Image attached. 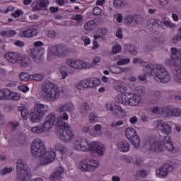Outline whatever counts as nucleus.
Wrapping results in <instances>:
<instances>
[{
    "label": "nucleus",
    "mask_w": 181,
    "mask_h": 181,
    "mask_svg": "<svg viewBox=\"0 0 181 181\" xmlns=\"http://www.w3.org/2000/svg\"><path fill=\"white\" fill-rule=\"evenodd\" d=\"M31 155L35 158H40V165H49L56 158V152L47 151L46 146L40 138H36L31 144Z\"/></svg>",
    "instance_id": "1"
},
{
    "label": "nucleus",
    "mask_w": 181,
    "mask_h": 181,
    "mask_svg": "<svg viewBox=\"0 0 181 181\" xmlns=\"http://www.w3.org/2000/svg\"><path fill=\"white\" fill-rule=\"evenodd\" d=\"M144 74L139 76L140 81H146V77L152 76L158 83H169L170 76L162 65L146 64L144 67Z\"/></svg>",
    "instance_id": "2"
},
{
    "label": "nucleus",
    "mask_w": 181,
    "mask_h": 181,
    "mask_svg": "<svg viewBox=\"0 0 181 181\" xmlns=\"http://www.w3.org/2000/svg\"><path fill=\"white\" fill-rule=\"evenodd\" d=\"M74 149L81 152H88L90 151L91 153H97L99 156H103L104 155V151H105V147L98 141H93L88 147L86 139L78 138L74 142Z\"/></svg>",
    "instance_id": "3"
},
{
    "label": "nucleus",
    "mask_w": 181,
    "mask_h": 181,
    "mask_svg": "<svg viewBox=\"0 0 181 181\" xmlns=\"http://www.w3.org/2000/svg\"><path fill=\"white\" fill-rule=\"evenodd\" d=\"M59 120L60 124L58 125V138L62 142L69 143L74 138V131L71 129V126L63 122L69 120V114L63 112L59 118L56 117L57 122Z\"/></svg>",
    "instance_id": "4"
},
{
    "label": "nucleus",
    "mask_w": 181,
    "mask_h": 181,
    "mask_svg": "<svg viewBox=\"0 0 181 181\" xmlns=\"http://www.w3.org/2000/svg\"><path fill=\"white\" fill-rule=\"evenodd\" d=\"M146 148L149 151L157 152L158 153H159V152H163L165 149L168 152H173V151H175V146L172 142V137L169 135L165 136L163 141L158 139H151L147 141Z\"/></svg>",
    "instance_id": "5"
},
{
    "label": "nucleus",
    "mask_w": 181,
    "mask_h": 181,
    "mask_svg": "<svg viewBox=\"0 0 181 181\" xmlns=\"http://www.w3.org/2000/svg\"><path fill=\"white\" fill-rule=\"evenodd\" d=\"M40 96L46 101L55 103L60 97V88L52 82L44 83L41 87Z\"/></svg>",
    "instance_id": "6"
},
{
    "label": "nucleus",
    "mask_w": 181,
    "mask_h": 181,
    "mask_svg": "<svg viewBox=\"0 0 181 181\" xmlns=\"http://www.w3.org/2000/svg\"><path fill=\"white\" fill-rule=\"evenodd\" d=\"M59 125H60V120H58V122L56 121V115L49 114L45 119L44 124L41 126L37 125L32 127L31 132H33V134H43L45 132H49V131L52 129L55 126L57 127V135L59 136Z\"/></svg>",
    "instance_id": "7"
},
{
    "label": "nucleus",
    "mask_w": 181,
    "mask_h": 181,
    "mask_svg": "<svg viewBox=\"0 0 181 181\" xmlns=\"http://www.w3.org/2000/svg\"><path fill=\"white\" fill-rule=\"evenodd\" d=\"M49 111V106L42 104L37 103L34 107L30 110V121L36 124L43 121V118Z\"/></svg>",
    "instance_id": "8"
},
{
    "label": "nucleus",
    "mask_w": 181,
    "mask_h": 181,
    "mask_svg": "<svg viewBox=\"0 0 181 181\" xmlns=\"http://www.w3.org/2000/svg\"><path fill=\"white\" fill-rule=\"evenodd\" d=\"M100 62H101V58L95 57L93 58V63L91 64H87L84 61L74 59H66L65 63L66 66L71 67V69H91L93 66L98 64Z\"/></svg>",
    "instance_id": "9"
},
{
    "label": "nucleus",
    "mask_w": 181,
    "mask_h": 181,
    "mask_svg": "<svg viewBox=\"0 0 181 181\" xmlns=\"http://www.w3.org/2000/svg\"><path fill=\"white\" fill-rule=\"evenodd\" d=\"M127 95H129L128 98L122 95L117 96V101L119 104L129 107H138L141 104V101H142V96L141 95L129 93Z\"/></svg>",
    "instance_id": "10"
},
{
    "label": "nucleus",
    "mask_w": 181,
    "mask_h": 181,
    "mask_svg": "<svg viewBox=\"0 0 181 181\" xmlns=\"http://www.w3.org/2000/svg\"><path fill=\"white\" fill-rule=\"evenodd\" d=\"M16 170L18 179L21 181H25L28 177L32 176L30 173V168L28 166V164L23 162V160L19 159L16 163Z\"/></svg>",
    "instance_id": "11"
},
{
    "label": "nucleus",
    "mask_w": 181,
    "mask_h": 181,
    "mask_svg": "<svg viewBox=\"0 0 181 181\" xmlns=\"http://www.w3.org/2000/svg\"><path fill=\"white\" fill-rule=\"evenodd\" d=\"M69 49L63 45H54L48 49L47 60H54L55 57L67 56Z\"/></svg>",
    "instance_id": "12"
},
{
    "label": "nucleus",
    "mask_w": 181,
    "mask_h": 181,
    "mask_svg": "<svg viewBox=\"0 0 181 181\" xmlns=\"http://www.w3.org/2000/svg\"><path fill=\"white\" fill-rule=\"evenodd\" d=\"M33 47L31 49L30 56L33 57L35 63H40L45 54V49L42 47L43 42L41 41H36L33 44Z\"/></svg>",
    "instance_id": "13"
},
{
    "label": "nucleus",
    "mask_w": 181,
    "mask_h": 181,
    "mask_svg": "<svg viewBox=\"0 0 181 181\" xmlns=\"http://www.w3.org/2000/svg\"><path fill=\"white\" fill-rule=\"evenodd\" d=\"M173 165L169 163H165L162 167H160L156 170V175L160 179H165V177H168V175H169L170 172H173Z\"/></svg>",
    "instance_id": "14"
},
{
    "label": "nucleus",
    "mask_w": 181,
    "mask_h": 181,
    "mask_svg": "<svg viewBox=\"0 0 181 181\" xmlns=\"http://www.w3.org/2000/svg\"><path fill=\"white\" fill-rule=\"evenodd\" d=\"M179 60H181V49L178 50L176 47H172L171 58L166 60V64H168V66H175V68L177 66H179L176 65L177 62H179Z\"/></svg>",
    "instance_id": "15"
},
{
    "label": "nucleus",
    "mask_w": 181,
    "mask_h": 181,
    "mask_svg": "<svg viewBox=\"0 0 181 181\" xmlns=\"http://www.w3.org/2000/svg\"><path fill=\"white\" fill-rule=\"evenodd\" d=\"M147 26H158L159 28H163V26H167L168 28H175V24L170 21H165V22L160 21V20L151 18L147 21Z\"/></svg>",
    "instance_id": "16"
},
{
    "label": "nucleus",
    "mask_w": 181,
    "mask_h": 181,
    "mask_svg": "<svg viewBox=\"0 0 181 181\" xmlns=\"http://www.w3.org/2000/svg\"><path fill=\"white\" fill-rule=\"evenodd\" d=\"M54 149L57 152L61 153L62 160L66 159L67 156H71L72 155L71 152L61 143H56L54 146Z\"/></svg>",
    "instance_id": "17"
},
{
    "label": "nucleus",
    "mask_w": 181,
    "mask_h": 181,
    "mask_svg": "<svg viewBox=\"0 0 181 181\" xmlns=\"http://www.w3.org/2000/svg\"><path fill=\"white\" fill-rule=\"evenodd\" d=\"M106 108L109 111H112L115 115H119V114H125V110L118 105L115 102H111L106 104Z\"/></svg>",
    "instance_id": "18"
},
{
    "label": "nucleus",
    "mask_w": 181,
    "mask_h": 181,
    "mask_svg": "<svg viewBox=\"0 0 181 181\" xmlns=\"http://www.w3.org/2000/svg\"><path fill=\"white\" fill-rule=\"evenodd\" d=\"M157 127L161 132L169 135L172 132V127L166 122H163L162 119L157 120Z\"/></svg>",
    "instance_id": "19"
},
{
    "label": "nucleus",
    "mask_w": 181,
    "mask_h": 181,
    "mask_svg": "<svg viewBox=\"0 0 181 181\" xmlns=\"http://www.w3.org/2000/svg\"><path fill=\"white\" fill-rule=\"evenodd\" d=\"M115 84H117L115 86V90H116V91H117V93H120L122 94V95H123V97H126L127 94L128 95V93H129L127 92V91H128V88H127V86L123 85L124 83L121 80L115 81Z\"/></svg>",
    "instance_id": "20"
},
{
    "label": "nucleus",
    "mask_w": 181,
    "mask_h": 181,
    "mask_svg": "<svg viewBox=\"0 0 181 181\" xmlns=\"http://www.w3.org/2000/svg\"><path fill=\"white\" fill-rule=\"evenodd\" d=\"M5 58L6 60H8V62H10V63L15 64V63H19L21 54L18 52H8L5 54Z\"/></svg>",
    "instance_id": "21"
},
{
    "label": "nucleus",
    "mask_w": 181,
    "mask_h": 181,
    "mask_svg": "<svg viewBox=\"0 0 181 181\" xmlns=\"http://www.w3.org/2000/svg\"><path fill=\"white\" fill-rule=\"evenodd\" d=\"M64 175V168L62 166L57 167L54 173L51 174L49 179L51 181H56L57 179H62Z\"/></svg>",
    "instance_id": "22"
},
{
    "label": "nucleus",
    "mask_w": 181,
    "mask_h": 181,
    "mask_svg": "<svg viewBox=\"0 0 181 181\" xmlns=\"http://www.w3.org/2000/svg\"><path fill=\"white\" fill-rule=\"evenodd\" d=\"M164 113L165 117H180L181 110L180 109H173L172 107H164Z\"/></svg>",
    "instance_id": "23"
},
{
    "label": "nucleus",
    "mask_w": 181,
    "mask_h": 181,
    "mask_svg": "<svg viewBox=\"0 0 181 181\" xmlns=\"http://www.w3.org/2000/svg\"><path fill=\"white\" fill-rule=\"evenodd\" d=\"M124 23L129 26H136L139 23V21L132 14L127 15L124 18Z\"/></svg>",
    "instance_id": "24"
},
{
    "label": "nucleus",
    "mask_w": 181,
    "mask_h": 181,
    "mask_svg": "<svg viewBox=\"0 0 181 181\" xmlns=\"http://www.w3.org/2000/svg\"><path fill=\"white\" fill-rule=\"evenodd\" d=\"M23 37H33L37 35V29L35 28H28L25 30L21 31Z\"/></svg>",
    "instance_id": "25"
},
{
    "label": "nucleus",
    "mask_w": 181,
    "mask_h": 181,
    "mask_svg": "<svg viewBox=\"0 0 181 181\" xmlns=\"http://www.w3.org/2000/svg\"><path fill=\"white\" fill-rule=\"evenodd\" d=\"M117 146L120 152H129L131 148L128 141L125 140L119 141L117 144Z\"/></svg>",
    "instance_id": "26"
},
{
    "label": "nucleus",
    "mask_w": 181,
    "mask_h": 181,
    "mask_svg": "<svg viewBox=\"0 0 181 181\" xmlns=\"http://www.w3.org/2000/svg\"><path fill=\"white\" fill-rule=\"evenodd\" d=\"M76 107L74 106V105H73V103H66L65 105L58 107V111L59 112H71L72 111H74Z\"/></svg>",
    "instance_id": "27"
},
{
    "label": "nucleus",
    "mask_w": 181,
    "mask_h": 181,
    "mask_svg": "<svg viewBox=\"0 0 181 181\" xmlns=\"http://www.w3.org/2000/svg\"><path fill=\"white\" fill-rule=\"evenodd\" d=\"M102 129L103 127L100 124H97L93 127V129L89 132V134L92 136H95V138H97L98 136H101V134H103V132H101Z\"/></svg>",
    "instance_id": "28"
},
{
    "label": "nucleus",
    "mask_w": 181,
    "mask_h": 181,
    "mask_svg": "<svg viewBox=\"0 0 181 181\" xmlns=\"http://www.w3.org/2000/svg\"><path fill=\"white\" fill-rule=\"evenodd\" d=\"M78 169L81 172H91L90 170V166L88 165V160L86 158L83 160L78 165Z\"/></svg>",
    "instance_id": "29"
},
{
    "label": "nucleus",
    "mask_w": 181,
    "mask_h": 181,
    "mask_svg": "<svg viewBox=\"0 0 181 181\" xmlns=\"http://www.w3.org/2000/svg\"><path fill=\"white\" fill-rule=\"evenodd\" d=\"M77 90H86L90 88V78L81 81L76 85Z\"/></svg>",
    "instance_id": "30"
},
{
    "label": "nucleus",
    "mask_w": 181,
    "mask_h": 181,
    "mask_svg": "<svg viewBox=\"0 0 181 181\" xmlns=\"http://www.w3.org/2000/svg\"><path fill=\"white\" fill-rule=\"evenodd\" d=\"M88 163L89 165V169L90 172L95 170L97 168L100 166V161L97 160L88 158Z\"/></svg>",
    "instance_id": "31"
},
{
    "label": "nucleus",
    "mask_w": 181,
    "mask_h": 181,
    "mask_svg": "<svg viewBox=\"0 0 181 181\" xmlns=\"http://www.w3.org/2000/svg\"><path fill=\"white\" fill-rule=\"evenodd\" d=\"M109 70L110 72L113 74H121V73H124V71H125V68L112 65L109 66Z\"/></svg>",
    "instance_id": "32"
},
{
    "label": "nucleus",
    "mask_w": 181,
    "mask_h": 181,
    "mask_svg": "<svg viewBox=\"0 0 181 181\" xmlns=\"http://www.w3.org/2000/svg\"><path fill=\"white\" fill-rule=\"evenodd\" d=\"M9 89L8 88H3L0 90V100L8 101L9 97Z\"/></svg>",
    "instance_id": "33"
},
{
    "label": "nucleus",
    "mask_w": 181,
    "mask_h": 181,
    "mask_svg": "<svg viewBox=\"0 0 181 181\" xmlns=\"http://www.w3.org/2000/svg\"><path fill=\"white\" fill-rule=\"evenodd\" d=\"M0 35L4 37H13V36H16V31L13 30H2L0 32Z\"/></svg>",
    "instance_id": "34"
},
{
    "label": "nucleus",
    "mask_w": 181,
    "mask_h": 181,
    "mask_svg": "<svg viewBox=\"0 0 181 181\" xmlns=\"http://www.w3.org/2000/svg\"><path fill=\"white\" fill-rule=\"evenodd\" d=\"M21 100V94L11 91V90L8 92V100L11 101H19Z\"/></svg>",
    "instance_id": "35"
},
{
    "label": "nucleus",
    "mask_w": 181,
    "mask_h": 181,
    "mask_svg": "<svg viewBox=\"0 0 181 181\" xmlns=\"http://www.w3.org/2000/svg\"><path fill=\"white\" fill-rule=\"evenodd\" d=\"M129 141H130L131 144H132V145H134V148H136V149H138V148H139L141 139L139 138V136L138 135L136 134L131 139H129Z\"/></svg>",
    "instance_id": "36"
},
{
    "label": "nucleus",
    "mask_w": 181,
    "mask_h": 181,
    "mask_svg": "<svg viewBox=\"0 0 181 181\" xmlns=\"http://www.w3.org/2000/svg\"><path fill=\"white\" fill-rule=\"evenodd\" d=\"M151 110L153 114H160L163 117H166V115L165 114V107H159L158 106H155L151 107Z\"/></svg>",
    "instance_id": "37"
},
{
    "label": "nucleus",
    "mask_w": 181,
    "mask_h": 181,
    "mask_svg": "<svg viewBox=\"0 0 181 181\" xmlns=\"http://www.w3.org/2000/svg\"><path fill=\"white\" fill-rule=\"evenodd\" d=\"M127 139H131L133 136L136 135V131L134 128H127L124 131Z\"/></svg>",
    "instance_id": "38"
},
{
    "label": "nucleus",
    "mask_w": 181,
    "mask_h": 181,
    "mask_svg": "<svg viewBox=\"0 0 181 181\" xmlns=\"http://www.w3.org/2000/svg\"><path fill=\"white\" fill-rule=\"evenodd\" d=\"M19 112H21V117L23 119H28V115H29V111L26 107L21 106L18 108Z\"/></svg>",
    "instance_id": "39"
},
{
    "label": "nucleus",
    "mask_w": 181,
    "mask_h": 181,
    "mask_svg": "<svg viewBox=\"0 0 181 181\" xmlns=\"http://www.w3.org/2000/svg\"><path fill=\"white\" fill-rule=\"evenodd\" d=\"M33 5L40 6V8H47L49 6V0H37Z\"/></svg>",
    "instance_id": "40"
},
{
    "label": "nucleus",
    "mask_w": 181,
    "mask_h": 181,
    "mask_svg": "<svg viewBox=\"0 0 181 181\" xmlns=\"http://www.w3.org/2000/svg\"><path fill=\"white\" fill-rule=\"evenodd\" d=\"M125 50L127 52H129V53H132L133 56L136 55V49H135V45L131 44V45H125Z\"/></svg>",
    "instance_id": "41"
},
{
    "label": "nucleus",
    "mask_w": 181,
    "mask_h": 181,
    "mask_svg": "<svg viewBox=\"0 0 181 181\" xmlns=\"http://www.w3.org/2000/svg\"><path fill=\"white\" fill-rule=\"evenodd\" d=\"M101 83V80L93 78H89V85H90V88H93V87H95V86H100Z\"/></svg>",
    "instance_id": "42"
},
{
    "label": "nucleus",
    "mask_w": 181,
    "mask_h": 181,
    "mask_svg": "<svg viewBox=\"0 0 181 181\" xmlns=\"http://www.w3.org/2000/svg\"><path fill=\"white\" fill-rule=\"evenodd\" d=\"M84 28L86 30H93V29L95 28V21H94L93 20H91L87 22L86 23H85Z\"/></svg>",
    "instance_id": "43"
},
{
    "label": "nucleus",
    "mask_w": 181,
    "mask_h": 181,
    "mask_svg": "<svg viewBox=\"0 0 181 181\" xmlns=\"http://www.w3.org/2000/svg\"><path fill=\"white\" fill-rule=\"evenodd\" d=\"M113 4L115 8H124L127 5V1L125 0H115Z\"/></svg>",
    "instance_id": "44"
},
{
    "label": "nucleus",
    "mask_w": 181,
    "mask_h": 181,
    "mask_svg": "<svg viewBox=\"0 0 181 181\" xmlns=\"http://www.w3.org/2000/svg\"><path fill=\"white\" fill-rule=\"evenodd\" d=\"M45 75L41 74H34L30 75V80H34L35 81H42Z\"/></svg>",
    "instance_id": "45"
},
{
    "label": "nucleus",
    "mask_w": 181,
    "mask_h": 181,
    "mask_svg": "<svg viewBox=\"0 0 181 181\" xmlns=\"http://www.w3.org/2000/svg\"><path fill=\"white\" fill-rule=\"evenodd\" d=\"M17 63L25 67V66H28L29 63V58H28V57H22L20 55L19 62Z\"/></svg>",
    "instance_id": "46"
},
{
    "label": "nucleus",
    "mask_w": 181,
    "mask_h": 181,
    "mask_svg": "<svg viewBox=\"0 0 181 181\" xmlns=\"http://www.w3.org/2000/svg\"><path fill=\"white\" fill-rule=\"evenodd\" d=\"M19 77L21 81H29V80H31L30 75L28 73H21L20 74Z\"/></svg>",
    "instance_id": "47"
},
{
    "label": "nucleus",
    "mask_w": 181,
    "mask_h": 181,
    "mask_svg": "<svg viewBox=\"0 0 181 181\" xmlns=\"http://www.w3.org/2000/svg\"><path fill=\"white\" fill-rule=\"evenodd\" d=\"M71 21H76L78 23L83 22V16L81 14H75L71 17Z\"/></svg>",
    "instance_id": "48"
},
{
    "label": "nucleus",
    "mask_w": 181,
    "mask_h": 181,
    "mask_svg": "<svg viewBox=\"0 0 181 181\" xmlns=\"http://www.w3.org/2000/svg\"><path fill=\"white\" fill-rule=\"evenodd\" d=\"M121 50H122V47L119 45H116L112 47L113 54H117V53H119Z\"/></svg>",
    "instance_id": "49"
},
{
    "label": "nucleus",
    "mask_w": 181,
    "mask_h": 181,
    "mask_svg": "<svg viewBox=\"0 0 181 181\" xmlns=\"http://www.w3.org/2000/svg\"><path fill=\"white\" fill-rule=\"evenodd\" d=\"M131 62V59H122L117 61V66H124L125 64H128Z\"/></svg>",
    "instance_id": "50"
},
{
    "label": "nucleus",
    "mask_w": 181,
    "mask_h": 181,
    "mask_svg": "<svg viewBox=\"0 0 181 181\" xmlns=\"http://www.w3.org/2000/svg\"><path fill=\"white\" fill-rule=\"evenodd\" d=\"M108 33H109V30H108V28H102L98 30V33H99V35H101L102 37L107 36Z\"/></svg>",
    "instance_id": "51"
},
{
    "label": "nucleus",
    "mask_w": 181,
    "mask_h": 181,
    "mask_svg": "<svg viewBox=\"0 0 181 181\" xmlns=\"http://www.w3.org/2000/svg\"><path fill=\"white\" fill-rule=\"evenodd\" d=\"M123 159L127 163H132V165H134V163H135V159H134L132 157H131L129 156H124Z\"/></svg>",
    "instance_id": "52"
},
{
    "label": "nucleus",
    "mask_w": 181,
    "mask_h": 181,
    "mask_svg": "<svg viewBox=\"0 0 181 181\" xmlns=\"http://www.w3.org/2000/svg\"><path fill=\"white\" fill-rule=\"evenodd\" d=\"M114 18L118 23H122V21L124 19V17H122V14H121V13H115L114 14Z\"/></svg>",
    "instance_id": "53"
},
{
    "label": "nucleus",
    "mask_w": 181,
    "mask_h": 181,
    "mask_svg": "<svg viewBox=\"0 0 181 181\" xmlns=\"http://www.w3.org/2000/svg\"><path fill=\"white\" fill-rule=\"evenodd\" d=\"M13 170V168L12 167L9 168H4L3 170L1 171V175H8V173H11Z\"/></svg>",
    "instance_id": "54"
},
{
    "label": "nucleus",
    "mask_w": 181,
    "mask_h": 181,
    "mask_svg": "<svg viewBox=\"0 0 181 181\" xmlns=\"http://www.w3.org/2000/svg\"><path fill=\"white\" fill-rule=\"evenodd\" d=\"M81 108H82V112L85 114L88 111H90V105H88V103H83Z\"/></svg>",
    "instance_id": "55"
},
{
    "label": "nucleus",
    "mask_w": 181,
    "mask_h": 181,
    "mask_svg": "<svg viewBox=\"0 0 181 181\" xmlns=\"http://www.w3.org/2000/svg\"><path fill=\"white\" fill-rule=\"evenodd\" d=\"M146 88L144 86H139L137 87V94L139 95H141L142 94H145Z\"/></svg>",
    "instance_id": "56"
},
{
    "label": "nucleus",
    "mask_w": 181,
    "mask_h": 181,
    "mask_svg": "<svg viewBox=\"0 0 181 181\" xmlns=\"http://www.w3.org/2000/svg\"><path fill=\"white\" fill-rule=\"evenodd\" d=\"M89 121L91 124H94V122H97L98 121V117L95 116L93 113H90L89 115Z\"/></svg>",
    "instance_id": "57"
},
{
    "label": "nucleus",
    "mask_w": 181,
    "mask_h": 181,
    "mask_svg": "<svg viewBox=\"0 0 181 181\" xmlns=\"http://www.w3.org/2000/svg\"><path fill=\"white\" fill-rule=\"evenodd\" d=\"M22 15H23V11L21 9L16 10L13 13V18H19Z\"/></svg>",
    "instance_id": "58"
},
{
    "label": "nucleus",
    "mask_w": 181,
    "mask_h": 181,
    "mask_svg": "<svg viewBox=\"0 0 181 181\" xmlns=\"http://www.w3.org/2000/svg\"><path fill=\"white\" fill-rule=\"evenodd\" d=\"M11 129H16L19 127V122L18 121H13L9 123Z\"/></svg>",
    "instance_id": "59"
},
{
    "label": "nucleus",
    "mask_w": 181,
    "mask_h": 181,
    "mask_svg": "<svg viewBox=\"0 0 181 181\" xmlns=\"http://www.w3.org/2000/svg\"><path fill=\"white\" fill-rule=\"evenodd\" d=\"M81 40H83V42H84V45L86 46L90 45V43H91V40H90V38L88 37L84 36L83 35L81 37Z\"/></svg>",
    "instance_id": "60"
},
{
    "label": "nucleus",
    "mask_w": 181,
    "mask_h": 181,
    "mask_svg": "<svg viewBox=\"0 0 181 181\" xmlns=\"http://www.w3.org/2000/svg\"><path fill=\"white\" fill-rule=\"evenodd\" d=\"M138 175L141 176V177H146V176H148V171L145 170H140L138 172Z\"/></svg>",
    "instance_id": "61"
},
{
    "label": "nucleus",
    "mask_w": 181,
    "mask_h": 181,
    "mask_svg": "<svg viewBox=\"0 0 181 181\" xmlns=\"http://www.w3.org/2000/svg\"><path fill=\"white\" fill-rule=\"evenodd\" d=\"M47 37H49L50 39L56 37V31L53 30H49L47 33Z\"/></svg>",
    "instance_id": "62"
},
{
    "label": "nucleus",
    "mask_w": 181,
    "mask_h": 181,
    "mask_svg": "<svg viewBox=\"0 0 181 181\" xmlns=\"http://www.w3.org/2000/svg\"><path fill=\"white\" fill-rule=\"evenodd\" d=\"M93 15L95 16H98V15H101V8L99 7H95L93 8Z\"/></svg>",
    "instance_id": "63"
},
{
    "label": "nucleus",
    "mask_w": 181,
    "mask_h": 181,
    "mask_svg": "<svg viewBox=\"0 0 181 181\" xmlns=\"http://www.w3.org/2000/svg\"><path fill=\"white\" fill-rule=\"evenodd\" d=\"M179 40H181V33H178L174 38L173 39V43H177Z\"/></svg>",
    "instance_id": "64"
}]
</instances>
